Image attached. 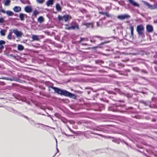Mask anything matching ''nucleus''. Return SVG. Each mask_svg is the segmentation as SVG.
<instances>
[{
	"label": "nucleus",
	"instance_id": "nucleus-1",
	"mask_svg": "<svg viewBox=\"0 0 157 157\" xmlns=\"http://www.w3.org/2000/svg\"><path fill=\"white\" fill-rule=\"evenodd\" d=\"M52 88L54 90L55 93L58 94L66 96L69 97L74 98H75V96L74 94L68 92L66 90H61L59 88L54 87H52Z\"/></svg>",
	"mask_w": 157,
	"mask_h": 157
},
{
	"label": "nucleus",
	"instance_id": "nucleus-2",
	"mask_svg": "<svg viewBox=\"0 0 157 157\" xmlns=\"http://www.w3.org/2000/svg\"><path fill=\"white\" fill-rule=\"evenodd\" d=\"M144 30V27L142 25H139L137 26L136 31L139 36H144L143 32Z\"/></svg>",
	"mask_w": 157,
	"mask_h": 157
},
{
	"label": "nucleus",
	"instance_id": "nucleus-3",
	"mask_svg": "<svg viewBox=\"0 0 157 157\" xmlns=\"http://www.w3.org/2000/svg\"><path fill=\"white\" fill-rule=\"evenodd\" d=\"M58 18L59 21L64 20L65 22H66L69 18H71V17L69 15H64L63 17H61L59 15L58 16Z\"/></svg>",
	"mask_w": 157,
	"mask_h": 157
},
{
	"label": "nucleus",
	"instance_id": "nucleus-4",
	"mask_svg": "<svg viewBox=\"0 0 157 157\" xmlns=\"http://www.w3.org/2000/svg\"><path fill=\"white\" fill-rule=\"evenodd\" d=\"M117 18L120 20H124L125 19H128L130 17V15L127 14L119 15L117 16Z\"/></svg>",
	"mask_w": 157,
	"mask_h": 157
},
{
	"label": "nucleus",
	"instance_id": "nucleus-5",
	"mask_svg": "<svg viewBox=\"0 0 157 157\" xmlns=\"http://www.w3.org/2000/svg\"><path fill=\"white\" fill-rule=\"evenodd\" d=\"M142 2L144 5L147 6L148 8L151 10H154L155 9H157V6H156L155 5L153 6L151 5L148 2L144 1H142Z\"/></svg>",
	"mask_w": 157,
	"mask_h": 157
},
{
	"label": "nucleus",
	"instance_id": "nucleus-6",
	"mask_svg": "<svg viewBox=\"0 0 157 157\" xmlns=\"http://www.w3.org/2000/svg\"><path fill=\"white\" fill-rule=\"evenodd\" d=\"M13 32L17 38L19 39L21 37L22 33L21 31H19L17 29H13Z\"/></svg>",
	"mask_w": 157,
	"mask_h": 157
},
{
	"label": "nucleus",
	"instance_id": "nucleus-7",
	"mask_svg": "<svg viewBox=\"0 0 157 157\" xmlns=\"http://www.w3.org/2000/svg\"><path fill=\"white\" fill-rule=\"evenodd\" d=\"M0 12H2L3 13H6V14L9 16H12L14 15V13L12 11L8 10L6 12L2 8H0Z\"/></svg>",
	"mask_w": 157,
	"mask_h": 157
},
{
	"label": "nucleus",
	"instance_id": "nucleus-8",
	"mask_svg": "<svg viewBox=\"0 0 157 157\" xmlns=\"http://www.w3.org/2000/svg\"><path fill=\"white\" fill-rule=\"evenodd\" d=\"M146 30L148 33H151L153 31V27L150 25H147L146 26Z\"/></svg>",
	"mask_w": 157,
	"mask_h": 157
},
{
	"label": "nucleus",
	"instance_id": "nucleus-9",
	"mask_svg": "<svg viewBox=\"0 0 157 157\" xmlns=\"http://www.w3.org/2000/svg\"><path fill=\"white\" fill-rule=\"evenodd\" d=\"M128 1L129 3L131 4L133 6H136L137 7H140L138 3H137L135 2L134 0H128Z\"/></svg>",
	"mask_w": 157,
	"mask_h": 157
},
{
	"label": "nucleus",
	"instance_id": "nucleus-10",
	"mask_svg": "<svg viewBox=\"0 0 157 157\" xmlns=\"http://www.w3.org/2000/svg\"><path fill=\"white\" fill-rule=\"evenodd\" d=\"M13 10L15 12H18L21 11V7L19 6H15L13 8Z\"/></svg>",
	"mask_w": 157,
	"mask_h": 157
},
{
	"label": "nucleus",
	"instance_id": "nucleus-11",
	"mask_svg": "<svg viewBox=\"0 0 157 157\" xmlns=\"http://www.w3.org/2000/svg\"><path fill=\"white\" fill-rule=\"evenodd\" d=\"M5 43L6 42L5 41L2 40H0V49L1 50H3L4 49L3 45H5Z\"/></svg>",
	"mask_w": 157,
	"mask_h": 157
},
{
	"label": "nucleus",
	"instance_id": "nucleus-12",
	"mask_svg": "<svg viewBox=\"0 0 157 157\" xmlns=\"http://www.w3.org/2000/svg\"><path fill=\"white\" fill-rule=\"evenodd\" d=\"M13 37V38L14 39V36H12V32L11 31V30H10V32L9 33V34L7 36V38L8 39L11 40L12 39Z\"/></svg>",
	"mask_w": 157,
	"mask_h": 157
},
{
	"label": "nucleus",
	"instance_id": "nucleus-13",
	"mask_svg": "<svg viewBox=\"0 0 157 157\" xmlns=\"http://www.w3.org/2000/svg\"><path fill=\"white\" fill-rule=\"evenodd\" d=\"M25 10L26 12L29 13L32 11V10L31 7L27 6L25 8Z\"/></svg>",
	"mask_w": 157,
	"mask_h": 157
},
{
	"label": "nucleus",
	"instance_id": "nucleus-14",
	"mask_svg": "<svg viewBox=\"0 0 157 157\" xmlns=\"http://www.w3.org/2000/svg\"><path fill=\"white\" fill-rule=\"evenodd\" d=\"M19 17L20 20L22 21H23L24 20V17H27V15L26 14L21 13L19 14Z\"/></svg>",
	"mask_w": 157,
	"mask_h": 157
},
{
	"label": "nucleus",
	"instance_id": "nucleus-15",
	"mask_svg": "<svg viewBox=\"0 0 157 157\" xmlns=\"http://www.w3.org/2000/svg\"><path fill=\"white\" fill-rule=\"evenodd\" d=\"M83 24L84 25L86 26V27H91V28H93V24L90 23L84 22L83 23Z\"/></svg>",
	"mask_w": 157,
	"mask_h": 157
},
{
	"label": "nucleus",
	"instance_id": "nucleus-16",
	"mask_svg": "<svg viewBox=\"0 0 157 157\" xmlns=\"http://www.w3.org/2000/svg\"><path fill=\"white\" fill-rule=\"evenodd\" d=\"M32 41L36 40L38 41L39 40L38 38V36L36 35H32Z\"/></svg>",
	"mask_w": 157,
	"mask_h": 157
},
{
	"label": "nucleus",
	"instance_id": "nucleus-17",
	"mask_svg": "<svg viewBox=\"0 0 157 157\" xmlns=\"http://www.w3.org/2000/svg\"><path fill=\"white\" fill-rule=\"evenodd\" d=\"M54 2L53 0H48L46 3V5L48 6L53 5Z\"/></svg>",
	"mask_w": 157,
	"mask_h": 157
},
{
	"label": "nucleus",
	"instance_id": "nucleus-18",
	"mask_svg": "<svg viewBox=\"0 0 157 157\" xmlns=\"http://www.w3.org/2000/svg\"><path fill=\"white\" fill-rule=\"evenodd\" d=\"M10 0H4V4L5 6H8L10 5Z\"/></svg>",
	"mask_w": 157,
	"mask_h": 157
},
{
	"label": "nucleus",
	"instance_id": "nucleus-19",
	"mask_svg": "<svg viewBox=\"0 0 157 157\" xmlns=\"http://www.w3.org/2000/svg\"><path fill=\"white\" fill-rule=\"evenodd\" d=\"M75 29H78V26L77 24H76L75 25H71V29L74 30Z\"/></svg>",
	"mask_w": 157,
	"mask_h": 157
},
{
	"label": "nucleus",
	"instance_id": "nucleus-20",
	"mask_svg": "<svg viewBox=\"0 0 157 157\" xmlns=\"http://www.w3.org/2000/svg\"><path fill=\"white\" fill-rule=\"evenodd\" d=\"M130 29L131 30V36L132 38L134 37V34H133V28L132 26L130 27Z\"/></svg>",
	"mask_w": 157,
	"mask_h": 157
},
{
	"label": "nucleus",
	"instance_id": "nucleus-21",
	"mask_svg": "<svg viewBox=\"0 0 157 157\" xmlns=\"http://www.w3.org/2000/svg\"><path fill=\"white\" fill-rule=\"evenodd\" d=\"M38 21L40 23H41L44 21V18L42 16L40 17L37 19Z\"/></svg>",
	"mask_w": 157,
	"mask_h": 157
},
{
	"label": "nucleus",
	"instance_id": "nucleus-22",
	"mask_svg": "<svg viewBox=\"0 0 157 157\" xmlns=\"http://www.w3.org/2000/svg\"><path fill=\"white\" fill-rule=\"evenodd\" d=\"M56 8L57 11H61V8L59 6V5L58 4H57L56 5Z\"/></svg>",
	"mask_w": 157,
	"mask_h": 157
},
{
	"label": "nucleus",
	"instance_id": "nucleus-23",
	"mask_svg": "<svg viewBox=\"0 0 157 157\" xmlns=\"http://www.w3.org/2000/svg\"><path fill=\"white\" fill-rule=\"evenodd\" d=\"M17 49L18 50L21 51L24 49V47L21 45L18 44L17 46Z\"/></svg>",
	"mask_w": 157,
	"mask_h": 157
},
{
	"label": "nucleus",
	"instance_id": "nucleus-24",
	"mask_svg": "<svg viewBox=\"0 0 157 157\" xmlns=\"http://www.w3.org/2000/svg\"><path fill=\"white\" fill-rule=\"evenodd\" d=\"M6 31L2 29L0 32V33L1 34V35L2 36H4L5 35Z\"/></svg>",
	"mask_w": 157,
	"mask_h": 157
},
{
	"label": "nucleus",
	"instance_id": "nucleus-25",
	"mask_svg": "<svg viewBox=\"0 0 157 157\" xmlns=\"http://www.w3.org/2000/svg\"><path fill=\"white\" fill-rule=\"evenodd\" d=\"M39 13V12L37 11L36 10L34 11L33 12V15L35 17H36V15Z\"/></svg>",
	"mask_w": 157,
	"mask_h": 157
},
{
	"label": "nucleus",
	"instance_id": "nucleus-26",
	"mask_svg": "<svg viewBox=\"0 0 157 157\" xmlns=\"http://www.w3.org/2000/svg\"><path fill=\"white\" fill-rule=\"evenodd\" d=\"M65 29L68 30L71 29V26L69 25H65Z\"/></svg>",
	"mask_w": 157,
	"mask_h": 157
},
{
	"label": "nucleus",
	"instance_id": "nucleus-27",
	"mask_svg": "<svg viewBox=\"0 0 157 157\" xmlns=\"http://www.w3.org/2000/svg\"><path fill=\"white\" fill-rule=\"evenodd\" d=\"M44 0H36V2L40 4H42L44 1Z\"/></svg>",
	"mask_w": 157,
	"mask_h": 157
},
{
	"label": "nucleus",
	"instance_id": "nucleus-28",
	"mask_svg": "<svg viewBox=\"0 0 157 157\" xmlns=\"http://www.w3.org/2000/svg\"><path fill=\"white\" fill-rule=\"evenodd\" d=\"M106 16H107L108 17H110L111 18H112V15L109 14L108 13L106 12V13H105V15Z\"/></svg>",
	"mask_w": 157,
	"mask_h": 157
},
{
	"label": "nucleus",
	"instance_id": "nucleus-29",
	"mask_svg": "<svg viewBox=\"0 0 157 157\" xmlns=\"http://www.w3.org/2000/svg\"><path fill=\"white\" fill-rule=\"evenodd\" d=\"M4 22V19L2 18H0V23H2Z\"/></svg>",
	"mask_w": 157,
	"mask_h": 157
},
{
	"label": "nucleus",
	"instance_id": "nucleus-30",
	"mask_svg": "<svg viewBox=\"0 0 157 157\" xmlns=\"http://www.w3.org/2000/svg\"><path fill=\"white\" fill-rule=\"evenodd\" d=\"M85 38L81 37L80 38V40L79 41V42L80 43H81V41H83V40H85Z\"/></svg>",
	"mask_w": 157,
	"mask_h": 157
},
{
	"label": "nucleus",
	"instance_id": "nucleus-31",
	"mask_svg": "<svg viewBox=\"0 0 157 157\" xmlns=\"http://www.w3.org/2000/svg\"><path fill=\"white\" fill-rule=\"evenodd\" d=\"M90 41L91 43H95V40H94L93 39H90Z\"/></svg>",
	"mask_w": 157,
	"mask_h": 157
},
{
	"label": "nucleus",
	"instance_id": "nucleus-32",
	"mask_svg": "<svg viewBox=\"0 0 157 157\" xmlns=\"http://www.w3.org/2000/svg\"><path fill=\"white\" fill-rule=\"evenodd\" d=\"M96 37L99 38V40H103V38L99 36H97Z\"/></svg>",
	"mask_w": 157,
	"mask_h": 157
},
{
	"label": "nucleus",
	"instance_id": "nucleus-33",
	"mask_svg": "<svg viewBox=\"0 0 157 157\" xmlns=\"http://www.w3.org/2000/svg\"><path fill=\"white\" fill-rule=\"evenodd\" d=\"M99 13L103 15H105L106 12H99Z\"/></svg>",
	"mask_w": 157,
	"mask_h": 157
},
{
	"label": "nucleus",
	"instance_id": "nucleus-34",
	"mask_svg": "<svg viewBox=\"0 0 157 157\" xmlns=\"http://www.w3.org/2000/svg\"><path fill=\"white\" fill-rule=\"evenodd\" d=\"M6 79V80H9V78H6V77H4V78H0V79Z\"/></svg>",
	"mask_w": 157,
	"mask_h": 157
},
{
	"label": "nucleus",
	"instance_id": "nucleus-35",
	"mask_svg": "<svg viewBox=\"0 0 157 157\" xmlns=\"http://www.w3.org/2000/svg\"><path fill=\"white\" fill-rule=\"evenodd\" d=\"M96 24H97V27H98V26H100V25L99 24L98 22H96Z\"/></svg>",
	"mask_w": 157,
	"mask_h": 157
},
{
	"label": "nucleus",
	"instance_id": "nucleus-36",
	"mask_svg": "<svg viewBox=\"0 0 157 157\" xmlns=\"http://www.w3.org/2000/svg\"><path fill=\"white\" fill-rule=\"evenodd\" d=\"M9 80H10V81H12L13 80L16 81V80L15 79H12L10 78H9Z\"/></svg>",
	"mask_w": 157,
	"mask_h": 157
},
{
	"label": "nucleus",
	"instance_id": "nucleus-37",
	"mask_svg": "<svg viewBox=\"0 0 157 157\" xmlns=\"http://www.w3.org/2000/svg\"><path fill=\"white\" fill-rule=\"evenodd\" d=\"M98 48H101V47H100V45H98V46H96V47H94V48H98Z\"/></svg>",
	"mask_w": 157,
	"mask_h": 157
},
{
	"label": "nucleus",
	"instance_id": "nucleus-38",
	"mask_svg": "<svg viewBox=\"0 0 157 157\" xmlns=\"http://www.w3.org/2000/svg\"><path fill=\"white\" fill-rule=\"evenodd\" d=\"M85 40L88 41V38H85Z\"/></svg>",
	"mask_w": 157,
	"mask_h": 157
},
{
	"label": "nucleus",
	"instance_id": "nucleus-39",
	"mask_svg": "<svg viewBox=\"0 0 157 157\" xmlns=\"http://www.w3.org/2000/svg\"><path fill=\"white\" fill-rule=\"evenodd\" d=\"M82 44L83 45H87V44H83V43H82Z\"/></svg>",
	"mask_w": 157,
	"mask_h": 157
},
{
	"label": "nucleus",
	"instance_id": "nucleus-40",
	"mask_svg": "<svg viewBox=\"0 0 157 157\" xmlns=\"http://www.w3.org/2000/svg\"><path fill=\"white\" fill-rule=\"evenodd\" d=\"M64 134L65 135H66V136H68V135H67L66 133H64Z\"/></svg>",
	"mask_w": 157,
	"mask_h": 157
},
{
	"label": "nucleus",
	"instance_id": "nucleus-41",
	"mask_svg": "<svg viewBox=\"0 0 157 157\" xmlns=\"http://www.w3.org/2000/svg\"><path fill=\"white\" fill-rule=\"evenodd\" d=\"M64 134L65 135H66V136H68V135H67L66 133H64Z\"/></svg>",
	"mask_w": 157,
	"mask_h": 157
},
{
	"label": "nucleus",
	"instance_id": "nucleus-42",
	"mask_svg": "<svg viewBox=\"0 0 157 157\" xmlns=\"http://www.w3.org/2000/svg\"><path fill=\"white\" fill-rule=\"evenodd\" d=\"M57 152H58L59 151V150L57 148Z\"/></svg>",
	"mask_w": 157,
	"mask_h": 157
},
{
	"label": "nucleus",
	"instance_id": "nucleus-43",
	"mask_svg": "<svg viewBox=\"0 0 157 157\" xmlns=\"http://www.w3.org/2000/svg\"><path fill=\"white\" fill-rule=\"evenodd\" d=\"M68 129H69V130L71 131V129H70V128H68Z\"/></svg>",
	"mask_w": 157,
	"mask_h": 157
},
{
	"label": "nucleus",
	"instance_id": "nucleus-44",
	"mask_svg": "<svg viewBox=\"0 0 157 157\" xmlns=\"http://www.w3.org/2000/svg\"><path fill=\"white\" fill-rule=\"evenodd\" d=\"M104 44V43H101V44Z\"/></svg>",
	"mask_w": 157,
	"mask_h": 157
},
{
	"label": "nucleus",
	"instance_id": "nucleus-45",
	"mask_svg": "<svg viewBox=\"0 0 157 157\" xmlns=\"http://www.w3.org/2000/svg\"><path fill=\"white\" fill-rule=\"evenodd\" d=\"M144 103L145 104V103L144 102Z\"/></svg>",
	"mask_w": 157,
	"mask_h": 157
},
{
	"label": "nucleus",
	"instance_id": "nucleus-46",
	"mask_svg": "<svg viewBox=\"0 0 157 157\" xmlns=\"http://www.w3.org/2000/svg\"><path fill=\"white\" fill-rule=\"evenodd\" d=\"M56 142L57 143V140H56Z\"/></svg>",
	"mask_w": 157,
	"mask_h": 157
}]
</instances>
